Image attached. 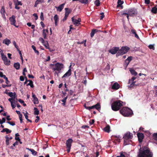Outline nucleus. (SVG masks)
I'll return each mask as SVG.
<instances>
[{
	"label": "nucleus",
	"instance_id": "f257e3e1",
	"mask_svg": "<svg viewBox=\"0 0 157 157\" xmlns=\"http://www.w3.org/2000/svg\"><path fill=\"white\" fill-rule=\"evenodd\" d=\"M153 154L146 147L139 149L138 157H152Z\"/></svg>",
	"mask_w": 157,
	"mask_h": 157
},
{
	"label": "nucleus",
	"instance_id": "f03ea898",
	"mask_svg": "<svg viewBox=\"0 0 157 157\" xmlns=\"http://www.w3.org/2000/svg\"><path fill=\"white\" fill-rule=\"evenodd\" d=\"M50 66L52 68L53 71H55L54 75L58 76V74L61 72V70L63 68V65L62 63H57L55 64H51Z\"/></svg>",
	"mask_w": 157,
	"mask_h": 157
},
{
	"label": "nucleus",
	"instance_id": "7ed1b4c3",
	"mask_svg": "<svg viewBox=\"0 0 157 157\" xmlns=\"http://www.w3.org/2000/svg\"><path fill=\"white\" fill-rule=\"evenodd\" d=\"M120 113L124 117H130L132 115L131 109L127 107H123L120 111Z\"/></svg>",
	"mask_w": 157,
	"mask_h": 157
},
{
	"label": "nucleus",
	"instance_id": "20e7f679",
	"mask_svg": "<svg viewBox=\"0 0 157 157\" xmlns=\"http://www.w3.org/2000/svg\"><path fill=\"white\" fill-rule=\"evenodd\" d=\"M123 102L120 100H117L114 101L111 105V108L114 111L118 110L123 105Z\"/></svg>",
	"mask_w": 157,
	"mask_h": 157
},
{
	"label": "nucleus",
	"instance_id": "39448f33",
	"mask_svg": "<svg viewBox=\"0 0 157 157\" xmlns=\"http://www.w3.org/2000/svg\"><path fill=\"white\" fill-rule=\"evenodd\" d=\"M129 48L128 47H123L116 54V56L117 57L119 56L123 55L126 53L129 50Z\"/></svg>",
	"mask_w": 157,
	"mask_h": 157
},
{
	"label": "nucleus",
	"instance_id": "423d86ee",
	"mask_svg": "<svg viewBox=\"0 0 157 157\" xmlns=\"http://www.w3.org/2000/svg\"><path fill=\"white\" fill-rule=\"evenodd\" d=\"M133 137V134L132 133L128 132L125 133L123 137L124 140V144L125 145L127 144L126 143V140L132 139Z\"/></svg>",
	"mask_w": 157,
	"mask_h": 157
},
{
	"label": "nucleus",
	"instance_id": "0eeeda50",
	"mask_svg": "<svg viewBox=\"0 0 157 157\" xmlns=\"http://www.w3.org/2000/svg\"><path fill=\"white\" fill-rule=\"evenodd\" d=\"M1 55L2 60L4 61V63L6 65H9L10 64V60H8L6 55H4L2 50H1Z\"/></svg>",
	"mask_w": 157,
	"mask_h": 157
},
{
	"label": "nucleus",
	"instance_id": "6e6552de",
	"mask_svg": "<svg viewBox=\"0 0 157 157\" xmlns=\"http://www.w3.org/2000/svg\"><path fill=\"white\" fill-rule=\"evenodd\" d=\"M137 12L136 10L133 9H129L128 12L127 17L128 20L129 16H133L137 14Z\"/></svg>",
	"mask_w": 157,
	"mask_h": 157
},
{
	"label": "nucleus",
	"instance_id": "1a4fd4ad",
	"mask_svg": "<svg viewBox=\"0 0 157 157\" xmlns=\"http://www.w3.org/2000/svg\"><path fill=\"white\" fill-rule=\"evenodd\" d=\"M73 140L71 138L69 139L66 141V145L67 149V150L68 153L70 151L71 144Z\"/></svg>",
	"mask_w": 157,
	"mask_h": 157
},
{
	"label": "nucleus",
	"instance_id": "9d476101",
	"mask_svg": "<svg viewBox=\"0 0 157 157\" xmlns=\"http://www.w3.org/2000/svg\"><path fill=\"white\" fill-rule=\"evenodd\" d=\"M84 107L87 109L90 110L91 109L95 108L98 110L100 109V105L99 103H97L95 105H93L91 106H87L86 104H85L84 105Z\"/></svg>",
	"mask_w": 157,
	"mask_h": 157
},
{
	"label": "nucleus",
	"instance_id": "9b49d317",
	"mask_svg": "<svg viewBox=\"0 0 157 157\" xmlns=\"http://www.w3.org/2000/svg\"><path fill=\"white\" fill-rule=\"evenodd\" d=\"M15 18L16 17L14 15H12L11 17L9 18V20L11 25H13L14 26L17 28L18 26H17L15 24L16 22Z\"/></svg>",
	"mask_w": 157,
	"mask_h": 157
},
{
	"label": "nucleus",
	"instance_id": "f8f14e48",
	"mask_svg": "<svg viewBox=\"0 0 157 157\" xmlns=\"http://www.w3.org/2000/svg\"><path fill=\"white\" fill-rule=\"evenodd\" d=\"M136 78V77H134L129 80L128 83L130 85L128 86V87H132L136 85L135 84V83L136 82L134 80Z\"/></svg>",
	"mask_w": 157,
	"mask_h": 157
},
{
	"label": "nucleus",
	"instance_id": "ddd939ff",
	"mask_svg": "<svg viewBox=\"0 0 157 157\" xmlns=\"http://www.w3.org/2000/svg\"><path fill=\"white\" fill-rule=\"evenodd\" d=\"M71 20L73 24L76 26H78L80 24V22L81 21L80 18H79L78 19H75L74 17H73L71 18Z\"/></svg>",
	"mask_w": 157,
	"mask_h": 157
},
{
	"label": "nucleus",
	"instance_id": "4468645a",
	"mask_svg": "<svg viewBox=\"0 0 157 157\" xmlns=\"http://www.w3.org/2000/svg\"><path fill=\"white\" fill-rule=\"evenodd\" d=\"M119 48L118 47H113L112 49L109 50V52L112 54H115L119 50Z\"/></svg>",
	"mask_w": 157,
	"mask_h": 157
},
{
	"label": "nucleus",
	"instance_id": "2eb2a0df",
	"mask_svg": "<svg viewBox=\"0 0 157 157\" xmlns=\"http://www.w3.org/2000/svg\"><path fill=\"white\" fill-rule=\"evenodd\" d=\"M71 74V68H70L65 74L62 77V78H67L70 76Z\"/></svg>",
	"mask_w": 157,
	"mask_h": 157
},
{
	"label": "nucleus",
	"instance_id": "dca6fc26",
	"mask_svg": "<svg viewBox=\"0 0 157 157\" xmlns=\"http://www.w3.org/2000/svg\"><path fill=\"white\" fill-rule=\"evenodd\" d=\"M120 86L117 82H115L112 86V88L113 90H117L120 88Z\"/></svg>",
	"mask_w": 157,
	"mask_h": 157
},
{
	"label": "nucleus",
	"instance_id": "f3484780",
	"mask_svg": "<svg viewBox=\"0 0 157 157\" xmlns=\"http://www.w3.org/2000/svg\"><path fill=\"white\" fill-rule=\"evenodd\" d=\"M137 136L139 141L141 142L142 141V140L144 138V135L142 133H138L137 134Z\"/></svg>",
	"mask_w": 157,
	"mask_h": 157
},
{
	"label": "nucleus",
	"instance_id": "a211bd4d",
	"mask_svg": "<svg viewBox=\"0 0 157 157\" xmlns=\"http://www.w3.org/2000/svg\"><path fill=\"white\" fill-rule=\"evenodd\" d=\"M64 5L65 3H63L60 5L58 7H56V8L57 11H59V12H61L63 9Z\"/></svg>",
	"mask_w": 157,
	"mask_h": 157
},
{
	"label": "nucleus",
	"instance_id": "6ab92c4d",
	"mask_svg": "<svg viewBox=\"0 0 157 157\" xmlns=\"http://www.w3.org/2000/svg\"><path fill=\"white\" fill-rule=\"evenodd\" d=\"M132 56H129L125 60V63L127 66L129 64L130 61L132 60Z\"/></svg>",
	"mask_w": 157,
	"mask_h": 157
},
{
	"label": "nucleus",
	"instance_id": "aec40b11",
	"mask_svg": "<svg viewBox=\"0 0 157 157\" xmlns=\"http://www.w3.org/2000/svg\"><path fill=\"white\" fill-rule=\"evenodd\" d=\"M2 43L7 45H9L11 43V42L10 40L6 38L3 41Z\"/></svg>",
	"mask_w": 157,
	"mask_h": 157
},
{
	"label": "nucleus",
	"instance_id": "412c9836",
	"mask_svg": "<svg viewBox=\"0 0 157 157\" xmlns=\"http://www.w3.org/2000/svg\"><path fill=\"white\" fill-rule=\"evenodd\" d=\"M124 3V2L123 1H121V0H118L117 1V7H121V9H122L123 8V6L121 5Z\"/></svg>",
	"mask_w": 157,
	"mask_h": 157
},
{
	"label": "nucleus",
	"instance_id": "4be33fe9",
	"mask_svg": "<svg viewBox=\"0 0 157 157\" xmlns=\"http://www.w3.org/2000/svg\"><path fill=\"white\" fill-rule=\"evenodd\" d=\"M0 12L3 17L4 18H5V9L4 6L2 7Z\"/></svg>",
	"mask_w": 157,
	"mask_h": 157
},
{
	"label": "nucleus",
	"instance_id": "5701e85b",
	"mask_svg": "<svg viewBox=\"0 0 157 157\" xmlns=\"http://www.w3.org/2000/svg\"><path fill=\"white\" fill-rule=\"evenodd\" d=\"M132 33L134 35V36L136 38L138 39H139V37L137 34L136 31L133 29H132L131 30Z\"/></svg>",
	"mask_w": 157,
	"mask_h": 157
},
{
	"label": "nucleus",
	"instance_id": "b1692460",
	"mask_svg": "<svg viewBox=\"0 0 157 157\" xmlns=\"http://www.w3.org/2000/svg\"><path fill=\"white\" fill-rule=\"evenodd\" d=\"M98 31V30L96 29H93L90 33V36L91 37H93L94 36L95 33Z\"/></svg>",
	"mask_w": 157,
	"mask_h": 157
},
{
	"label": "nucleus",
	"instance_id": "393cba45",
	"mask_svg": "<svg viewBox=\"0 0 157 157\" xmlns=\"http://www.w3.org/2000/svg\"><path fill=\"white\" fill-rule=\"evenodd\" d=\"M54 19L55 21V24L56 26L57 25V22L59 21V18L58 15L56 14L55 15L54 17Z\"/></svg>",
	"mask_w": 157,
	"mask_h": 157
},
{
	"label": "nucleus",
	"instance_id": "a878e982",
	"mask_svg": "<svg viewBox=\"0 0 157 157\" xmlns=\"http://www.w3.org/2000/svg\"><path fill=\"white\" fill-rule=\"evenodd\" d=\"M26 149L32 152V154L34 155H35L37 154V152L33 149L29 148H26Z\"/></svg>",
	"mask_w": 157,
	"mask_h": 157
},
{
	"label": "nucleus",
	"instance_id": "bb28decb",
	"mask_svg": "<svg viewBox=\"0 0 157 157\" xmlns=\"http://www.w3.org/2000/svg\"><path fill=\"white\" fill-rule=\"evenodd\" d=\"M2 132H6V134L10 133L11 132V130L7 128H5L2 129L1 131Z\"/></svg>",
	"mask_w": 157,
	"mask_h": 157
},
{
	"label": "nucleus",
	"instance_id": "cd10ccee",
	"mask_svg": "<svg viewBox=\"0 0 157 157\" xmlns=\"http://www.w3.org/2000/svg\"><path fill=\"white\" fill-rule=\"evenodd\" d=\"M129 71L132 75L136 76L137 74V73L133 69H130Z\"/></svg>",
	"mask_w": 157,
	"mask_h": 157
},
{
	"label": "nucleus",
	"instance_id": "c85d7f7f",
	"mask_svg": "<svg viewBox=\"0 0 157 157\" xmlns=\"http://www.w3.org/2000/svg\"><path fill=\"white\" fill-rule=\"evenodd\" d=\"M20 64L19 63H15L14 64V67L17 70H18L20 68Z\"/></svg>",
	"mask_w": 157,
	"mask_h": 157
},
{
	"label": "nucleus",
	"instance_id": "c756f323",
	"mask_svg": "<svg viewBox=\"0 0 157 157\" xmlns=\"http://www.w3.org/2000/svg\"><path fill=\"white\" fill-rule=\"evenodd\" d=\"M65 15L66 16H68L69 14L70 13V11L68 10V9L67 8L65 9Z\"/></svg>",
	"mask_w": 157,
	"mask_h": 157
},
{
	"label": "nucleus",
	"instance_id": "7c9ffc66",
	"mask_svg": "<svg viewBox=\"0 0 157 157\" xmlns=\"http://www.w3.org/2000/svg\"><path fill=\"white\" fill-rule=\"evenodd\" d=\"M109 129H110V127H109V125L106 126V127H105L104 128V131L107 132H109Z\"/></svg>",
	"mask_w": 157,
	"mask_h": 157
},
{
	"label": "nucleus",
	"instance_id": "2f4dec72",
	"mask_svg": "<svg viewBox=\"0 0 157 157\" xmlns=\"http://www.w3.org/2000/svg\"><path fill=\"white\" fill-rule=\"evenodd\" d=\"M34 114L35 115H38L39 114V111L38 110V109L36 108H34Z\"/></svg>",
	"mask_w": 157,
	"mask_h": 157
},
{
	"label": "nucleus",
	"instance_id": "473e14b6",
	"mask_svg": "<svg viewBox=\"0 0 157 157\" xmlns=\"http://www.w3.org/2000/svg\"><path fill=\"white\" fill-rule=\"evenodd\" d=\"M67 98V96H66L64 98L61 100L63 102V103L62 104V105L63 106H64L65 105V103L66 101V100Z\"/></svg>",
	"mask_w": 157,
	"mask_h": 157
},
{
	"label": "nucleus",
	"instance_id": "72a5a7b5",
	"mask_svg": "<svg viewBox=\"0 0 157 157\" xmlns=\"http://www.w3.org/2000/svg\"><path fill=\"white\" fill-rule=\"evenodd\" d=\"M9 96L11 97H15L16 95V93L14 92L13 93L12 92H10L8 94Z\"/></svg>",
	"mask_w": 157,
	"mask_h": 157
},
{
	"label": "nucleus",
	"instance_id": "f704fd0d",
	"mask_svg": "<svg viewBox=\"0 0 157 157\" xmlns=\"http://www.w3.org/2000/svg\"><path fill=\"white\" fill-rule=\"evenodd\" d=\"M45 46V48L48 49H50L49 44L48 43V42L46 41L45 43L43 44Z\"/></svg>",
	"mask_w": 157,
	"mask_h": 157
},
{
	"label": "nucleus",
	"instance_id": "c9c22d12",
	"mask_svg": "<svg viewBox=\"0 0 157 157\" xmlns=\"http://www.w3.org/2000/svg\"><path fill=\"white\" fill-rule=\"evenodd\" d=\"M151 11L154 13H156L157 12V8L155 7H154L151 10Z\"/></svg>",
	"mask_w": 157,
	"mask_h": 157
},
{
	"label": "nucleus",
	"instance_id": "e433bc0d",
	"mask_svg": "<svg viewBox=\"0 0 157 157\" xmlns=\"http://www.w3.org/2000/svg\"><path fill=\"white\" fill-rule=\"evenodd\" d=\"M79 2L83 4H86L88 2V0H79Z\"/></svg>",
	"mask_w": 157,
	"mask_h": 157
},
{
	"label": "nucleus",
	"instance_id": "4c0bfd02",
	"mask_svg": "<svg viewBox=\"0 0 157 157\" xmlns=\"http://www.w3.org/2000/svg\"><path fill=\"white\" fill-rule=\"evenodd\" d=\"M32 47L33 49L34 50L35 53H37V55H39V52L38 51L36 50V48L35 47L34 45H32Z\"/></svg>",
	"mask_w": 157,
	"mask_h": 157
},
{
	"label": "nucleus",
	"instance_id": "58836bf2",
	"mask_svg": "<svg viewBox=\"0 0 157 157\" xmlns=\"http://www.w3.org/2000/svg\"><path fill=\"white\" fill-rule=\"evenodd\" d=\"M46 33L45 32V30L44 29L43 32V36L44 39H46L47 38Z\"/></svg>",
	"mask_w": 157,
	"mask_h": 157
},
{
	"label": "nucleus",
	"instance_id": "ea45409f",
	"mask_svg": "<svg viewBox=\"0 0 157 157\" xmlns=\"http://www.w3.org/2000/svg\"><path fill=\"white\" fill-rule=\"evenodd\" d=\"M33 101L34 104H37L39 102L38 99L36 97L33 98Z\"/></svg>",
	"mask_w": 157,
	"mask_h": 157
},
{
	"label": "nucleus",
	"instance_id": "a19ab883",
	"mask_svg": "<svg viewBox=\"0 0 157 157\" xmlns=\"http://www.w3.org/2000/svg\"><path fill=\"white\" fill-rule=\"evenodd\" d=\"M11 105L12 107V109H13L16 107L15 103V101H13L12 102H11Z\"/></svg>",
	"mask_w": 157,
	"mask_h": 157
},
{
	"label": "nucleus",
	"instance_id": "79ce46f5",
	"mask_svg": "<svg viewBox=\"0 0 157 157\" xmlns=\"http://www.w3.org/2000/svg\"><path fill=\"white\" fill-rule=\"evenodd\" d=\"M94 4L97 6H99L100 5L99 0H96L94 2Z\"/></svg>",
	"mask_w": 157,
	"mask_h": 157
},
{
	"label": "nucleus",
	"instance_id": "37998d69",
	"mask_svg": "<svg viewBox=\"0 0 157 157\" xmlns=\"http://www.w3.org/2000/svg\"><path fill=\"white\" fill-rule=\"evenodd\" d=\"M29 83L28 84V85L30 86L31 87H32V88L33 87V81L31 80H29Z\"/></svg>",
	"mask_w": 157,
	"mask_h": 157
},
{
	"label": "nucleus",
	"instance_id": "c03bdc74",
	"mask_svg": "<svg viewBox=\"0 0 157 157\" xmlns=\"http://www.w3.org/2000/svg\"><path fill=\"white\" fill-rule=\"evenodd\" d=\"M17 2H16L15 1H14V3H15V5H22V4L21 3V2H20V1H17Z\"/></svg>",
	"mask_w": 157,
	"mask_h": 157
},
{
	"label": "nucleus",
	"instance_id": "a18cd8bd",
	"mask_svg": "<svg viewBox=\"0 0 157 157\" xmlns=\"http://www.w3.org/2000/svg\"><path fill=\"white\" fill-rule=\"evenodd\" d=\"M6 121V119L4 118H2V120L0 119V124H2Z\"/></svg>",
	"mask_w": 157,
	"mask_h": 157
},
{
	"label": "nucleus",
	"instance_id": "49530a36",
	"mask_svg": "<svg viewBox=\"0 0 157 157\" xmlns=\"http://www.w3.org/2000/svg\"><path fill=\"white\" fill-rule=\"evenodd\" d=\"M149 48L150 49H152L153 50H155V47H154V45L150 44L148 46Z\"/></svg>",
	"mask_w": 157,
	"mask_h": 157
},
{
	"label": "nucleus",
	"instance_id": "de8ad7c7",
	"mask_svg": "<svg viewBox=\"0 0 157 157\" xmlns=\"http://www.w3.org/2000/svg\"><path fill=\"white\" fill-rule=\"evenodd\" d=\"M0 77L3 78L4 79L6 77L5 75L3 74V73L2 72H0Z\"/></svg>",
	"mask_w": 157,
	"mask_h": 157
},
{
	"label": "nucleus",
	"instance_id": "09e8293b",
	"mask_svg": "<svg viewBox=\"0 0 157 157\" xmlns=\"http://www.w3.org/2000/svg\"><path fill=\"white\" fill-rule=\"evenodd\" d=\"M24 114V116L25 117V118L27 120L28 119V113L26 112V113H24V112L23 113Z\"/></svg>",
	"mask_w": 157,
	"mask_h": 157
},
{
	"label": "nucleus",
	"instance_id": "8fccbe9b",
	"mask_svg": "<svg viewBox=\"0 0 157 157\" xmlns=\"http://www.w3.org/2000/svg\"><path fill=\"white\" fill-rule=\"evenodd\" d=\"M40 18L42 21L44 20L43 13L42 12L40 13Z\"/></svg>",
	"mask_w": 157,
	"mask_h": 157
},
{
	"label": "nucleus",
	"instance_id": "3c124183",
	"mask_svg": "<svg viewBox=\"0 0 157 157\" xmlns=\"http://www.w3.org/2000/svg\"><path fill=\"white\" fill-rule=\"evenodd\" d=\"M35 2L38 4L44 2V0H37Z\"/></svg>",
	"mask_w": 157,
	"mask_h": 157
},
{
	"label": "nucleus",
	"instance_id": "603ef678",
	"mask_svg": "<svg viewBox=\"0 0 157 157\" xmlns=\"http://www.w3.org/2000/svg\"><path fill=\"white\" fill-rule=\"evenodd\" d=\"M15 97H14V98H10L8 100L11 103V102H12L13 101H15Z\"/></svg>",
	"mask_w": 157,
	"mask_h": 157
},
{
	"label": "nucleus",
	"instance_id": "864d4df0",
	"mask_svg": "<svg viewBox=\"0 0 157 157\" xmlns=\"http://www.w3.org/2000/svg\"><path fill=\"white\" fill-rule=\"evenodd\" d=\"M19 117L20 120V122H21V123H22V114H20L19 115Z\"/></svg>",
	"mask_w": 157,
	"mask_h": 157
},
{
	"label": "nucleus",
	"instance_id": "5fc2aeb1",
	"mask_svg": "<svg viewBox=\"0 0 157 157\" xmlns=\"http://www.w3.org/2000/svg\"><path fill=\"white\" fill-rule=\"evenodd\" d=\"M153 136L154 139L157 141V133H154L153 134Z\"/></svg>",
	"mask_w": 157,
	"mask_h": 157
},
{
	"label": "nucleus",
	"instance_id": "6e6d98bb",
	"mask_svg": "<svg viewBox=\"0 0 157 157\" xmlns=\"http://www.w3.org/2000/svg\"><path fill=\"white\" fill-rule=\"evenodd\" d=\"M39 40L43 44L45 43L46 42H45L44 39L41 37H40L39 38Z\"/></svg>",
	"mask_w": 157,
	"mask_h": 157
},
{
	"label": "nucleus",
	"instance_id": "4d7b16f0",
	"mask_svg": "<svg viewBox=\"0 0 157 157\" xmlns=\"http://www.w3.org/2000/svg\"><path fill=\"white\" fill-rule=\"evenodd\" d=\"M7 123L12 126H14L15 125V123L13 122L8 121Z\"/></svg>",
	"mask_w": 157,
	"mask_h": 157
},
{
	"label": "nucleus",
	"instance_id": "13d9d810",
	"mask_svg": "<svg viewBox=\"0 0 157 157\" xmlns=\"http://www.w3.org/2000/svg\"><path fill=\"white\" fill-rule=\"evenodd\" d=\"M101 16H100V19L102 20L104 17V13H100Z\"/></svg>",
	"mask_w": 157,
	"mask_h": 157
},
{
	"label": "nucleus",
	"instance_id": "bf43d9fd",
	"mask_svg": "<svg viewBox=\"0 0 157 157\" xmlns=\"http://www.w3.org/2000/svg\"><path fill=\"white\" fill-rule=\"evenodd\" d=\"M39 119H40L39 117H38V116H37L36 117V119L35 120V122L36 123L38 121H39Z\"/></svg>",
	"mask_w": 157,
	"mask_h": 157
},
{
	"label": "nucleus",
	"instance_id": "052dcab7",
	"mask_svg": "<svg viewBox=\"0 0 157 157\" xmlns=\"http://www.w3.org/2000/svg\"><path fill=\"white\" fill-rule=\"evenodd\" d=\"M115 137L118 138L117 140L118 141H119L120 140V138H121V137L119 135H118L117 136H115Z\"/></svg>",
	"mask_w": 157,
	"mask_h": 157
},
{
	"label": "nucleus",
	"instance_id": "680f3d73",
	"mask_svg": "<svg viewBox=\"0 0 157 157\" xmlns=\"http://www.w3.org/2000/svg\"><path fill=\"white\" fill-rule=\"evenodd\" d=\"M86 76H85V77L84 78V79H85V80L84 81V82H83V83L85 85H86V84L87 83V81H86Z\"/></svg>",
	"mask_w": 157,
	"mask_h": 157
},
{
	"label": "nucleus",
	"instance_id": "e2e57ef3",
	"mask_svg": "<svg viewBox=\"0 0 157 157\" xmlns=\"http://www.w3.org/2000/svg\"><path fill=\"white\" fill-rule=\"evenodd\" d=\"M33 15L35 17V19L36 20L38 19V17L36 14L35 13L33 14Z\"/></svg>",
	"mask_w": 157,
	"mask_h": 157
},
{
	"label": "nucleus",
	"instance_id": "0e129e2a",
	"mask_svg": "<svg viewBox=\"0 0 157 157\" xmlns=\"http://www.w3.org/2000/svg\"><path fill=\"white\" fill-rule=\"evenodd\" d=\"M6 80V84H8L9 83V81L8 80V78L7 77L6 78H5Z\"/></svg>",
	"mask_w": 157,
	"mask_h": 157
},
{
	"label": "nucleus",
	"instance_id": "69168bd1",
	"mask_svg": "<svg viewBox=\"0 0 157 157\" xmlns=\"http://www.w3.org/2000/svg\"><path fill=\"white\" fill-rule=\"evenodd\" d=\"M125 156L122 153H121L120 155L117 156V157H124Z\"/></svg>",
	"mask_w": 157,
	"mask_h": 157
},
{
	"label": "nucleus",
	"instance_id": "338daca9",
	"mask_svg": "<svg viewBox=\"0 0 157 157\" xmlns=\"http://www.w3.org/2000/svg\"><path fill=\"white\" fill-rule=\"evenodd\" d=\"M20 80L21 81H23L24 80V78L22 76H20Z\"/></svg>",
	"mask_w": 157,
	"mask_h": 157
},
{
	"label": "nucleus",
	"instance_id": "774afa93",
	"mask_svg": "<svg viewBox=\"0 0 157 157\" xmlns=\"http://www.w3.org/2000/svg\"><path fill=\"white\" fill-rule=\"evenodd\" d=\"M144 1L145 4H149L150 2V0H144Z\"/></svg>",
	"mask_w": 157,
	"mask_h": 157
}]
</instances>
